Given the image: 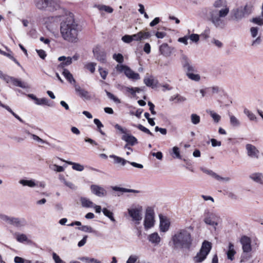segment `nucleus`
I'll use <instances>...</instances> for the list:
<instances>
[{
    "label": "nucleus",
    "mask_w": 263,
    "mask_h": 263,
    "mask_svg": "<svg viewBox=\"0 0 263 263\" xmlns=\"http://www.w3.org/2000/svg\"><path fill=\"white\" fill-rule=\"evenodd\" d=\"M64 184L69 187L70 189L72 190H76L77 189V186L72 182L67 181L66 180L64 181Z\"/></svg>",
    "instance_id": "nucleus-63"
},
{
    "label": "nucleus",
    "mask_w": 263,
    "mask_h": 263,
    "mask_svg": "<svg viewBox=\"0 0 263 263\" xmlns=\"http://www.w3.org/2000/svg\"><path fill=\"white\" fill-rule=\"evenodd\" d=\"M113 59L119 63H123L124 61L123 57L120 53L114 54L113 55Z\"/></svg>",
    "instance_id": "nucleus-51"
},
{
    "label": "nucleus",
    "mask_w": 263,
    "mask_h": 263,
    "mask_svg": "<svg viewBox=\"0 0 263 263\" xmlns=\"http://www.w3.org/2000/svg\"><path fill=\"white\" fill-rule=\"evenodd\" d=\"M93 52L98 61L103 63L106 62V53L104 50H101L98 48H96L93 50Z\"/></svg>",
    "instance_id": "nucleus-12"
},
{
    "label": "nucleus",
    "mask_w": 263,
    "mask_h": 263,
    "mask_svg": "<svg viewBox=\"0 0 263 263\" xmlns=\"http://www.w3.org/2000/svg\"><path fill=\"white\" fill-rule=\"evenodd\" d=\"M12 83L15 86L20 87L22 88H28V86L26 83L22 82L19 79L15 78L14 77L12 80Z\"/></svg>",
    "instance_id": "nucleus-32"
},
{
    "label": "nucleus",
    "mask_w": 263,
    "mask_h": 263,
    "mask_svg": "<svg viewBox=\"0 0 263 263\" xmlns=\"http://www.w3.org/2000/svg\"><path fill=\"white\" fill-rule=\"evenodd\" d=\"M160 237L157 233L151 234L148 236V240L152 243L158 244L160 241Z\"/></svg>",
    "instance_id": "nucleus-31"
},
{
    "label": "nucleus",
    "mask_w": 263,
    "mask_h": 263,
    "mask_svg": "<svg viewBox=\"0 0 263 263\" xmlns=\"http://www.w3.org/2000/svg\"><path fill=\"white\" fill-rule=\"evenodd\" d=\"M59 61H62V62L59 65V67L63 68L65 66L70 65L72 62V58L70 57L62 56L58 58Z\"/></svg>",
    "instance_id": "nucleus-21"
},
{
    "label": "nucleus",
    "mask_w": 263,
    "mask_h": 263,
    "mask_svg": "<svg viewBox=\"0 0 263 263\" xmlns=\"http://www.w3.org/2000/svg\"><path fill=\"white\" fill-rule=\"evenodd\" d=\"M67 163L70 165H72V168L76 171L81 172L84 170V167L83 165L79 163H74L71 161L68 162Z\"/></svg>",
    "instance_id": "nucleus-37"
},
{
    "label": "nucleus",
    "mask_w": 263,
    "mask_h": 263,
    "mask_svg": "<svg viewBox=\"0 0 263 263\" xmlns=\"http://www.w3.org/2000/svg\"><path fill=\"white\" fill-rule=\"evenodd\" d=\"M107 96V97L111 100H112L114 102L117 103H120V100L117 98L116 97H115L113 94L110 93V92L105 90Z\"/></svg>",
    "instance_id": "nucleus-53"
},
{
    "label": "nucleus",
    "mask_w": 263,
    "mask_h": 263,
    "mask_svg": "<svg viewBox=\"0 0 263 263\" xmlns=\"http://www.w3.org/2000/svg\"><path fill=\"white\" fill-rule=\"evenodd\" d=\"M62 74L70 83H76V80L73 78L72 74L68 69H64L62 72Z\"/></svg>",
    "instance_id": "nucleus-25"
},
{
    "label": "nucleus",
    "mask_w": 263,
    "mask_h": 263,
    "mask_svg": "<svg viewBox=\"0 0 263 263\" xmlns=\"http://www.w3.org/2000/svg\"><path fill=\"white\" fill-rule=\"evenodd\" d=\"M74 87L76 91L81 97L84 98L86 100L90 99V96L89 95V92L87 90L81 88L80 86L77 85H75Z\"/></svg>",
    "instance_id": "nucleus-20"
},
{
    "label": "nucleus",
    "mask_w": 263,
    "mask_h": 263,
    "mask_svg": "<svg viewBox=\"0 0 263 263\" xmlns=\"http://www.w3.org/2000/svg\"><path fill=\"white\" fill-rule=\"evenodd\" d=\"M14 262L15 263H32L31 260L25 259L19 256L14 257Z\"/></svg>",
    "instance_id": "nucleus-45"
},
{
    "label": "nucleus",
    "mask_w": 263,
    "mask_h": 263,
    "mask_svg": "<svg viewBox=\"0 0 263 263\" xmlns=\"http://www.w3.org/2000/svg\"><path fill=\"white\" fill-rule=\"evenodd\" d=\"M0 219L6 223L17 228L23 227L26 224V220L24 219L9 217L5 215H0Z\"/></svg>",
    "instance_id": "nucleus-6"
},
{
    "label": "nucleus",
    "mask_w": 263,
    "mask_h": 263,
    "mask_svg": "<svg viewBox=\"0 0 263 263\" xmlns=\"http://www.w3.org/2000/svg\"><path fill=\"white\" fill-rule=\"evenodd\" d=\"M172 241L175 247H191L193 238L187 230L181 229L173 236Z\"/></svg>",
    "instance_id": "nucleus-3"
},
{
    "label": "nucleus",
    "mask_w": 263,
    "mask_h": 263,
    "mask_svg": "<svg viewBox=\"0 0 263 263\" xmlns=\"http://www.w3.org/2000/svg\"><path fill=\"white\" fill-rule=\"evenodd\" d=\"M60 32L62 37L69 42H77L78 41V24L72 17H69L61 24Z\"/></svg>",
    "instance_id": "nucleus-2"
},
{
    "label": "nucleus",
    "mask_w": 263,
    "mask_h": 263,
    "mask_svg": "<svg viewBox=\"0 0 263 263\" xmlns=\"http://www.w3.org/2000/svg\"><path fill=\"white\" fill-rule=\"evenodd\" d=\"M78 229L85 232L92 233L93 232L92 228L89 226H82L81 227H79Z\"/></svg>",
    "instance_id": "nucleus-50"
},
{
    "label": "nucleus",
    "mask_w": 263,
    "mask_h": 263,
    "mask_svg": "<svg viewBox=\"0 0 263 263\" xmlns=\"http://www.w3.org/2000/svg\"><path fill=\"white\" fill-rule=\"evenodd\" d=\"M203 217V221L205 223L212 226L215 230L216 229V226L221 222L220 217L216 213L211 212L209 210L205 211Z\"/></svg>",
    "instance_id": "nucleus-4"
},
{
    "label": "nucleus",
    "mask_w": 263,
    "mask_h": 263,
    "mask_svg": "<svg viewBox=\"0 0 263 263\" xmlns=\"http://www.w3.org/2000/svg\"><path fill=\"white\" fill-rule=\"evenodd\" d=\"M246 149L248 157L251 158H259V151L255 146L251 144H247Z\"/></svg>",
    "instance_id": "nucleus-11"
},
{
    "label": "nucleus",
    "mask_w": 263,
    "mask_h": 263,
    "mask_svg": "<svg viewBox=\"0 0 263 263\" xmlns=\"http://www.w3.org/2000/svg\"><path fill=\"white\" fill-rule=\"evenodd\" d=\"M144 83L148 87L155 88L157 84V81L155 80L151 76L150 77H145L143 80Z\"/></svg>",
    "instance_id": "nucleus-23"
},
{
    "label": "nucleus",
    "mask_w": 263,
    "mask_h": 263,
    "mask_svg": "<svg viewBox=\"0 0 263 263\" xmlns=\"http://www.w3.org/2000/svg\"><path fill=\"white\" fill-rule=\"evenodd\" d=\"M115 128L120 131L121 133L125 135L127 134V130L126 128H123L121 125L118 124H116L115 125Z\"/></svg>",
    "instance_id": "nucleus-57"
},
{
    "label": "nucleus",
    "mask_w": 263,
    "mask_h": 263,
    "mask_svg": "<svg viewBox=\"0 0 263 263\" xmlns=\"http://www.w3.org/2000/svg\"><path fill=\"white\" fill-rule=\"evenodd\" d=\"M15 239L20 242H27V244L31 245V241L28 239L27 236L24 234L16 233Z\"/></svg>",
    "instance_id": "nucleus-26"
},
{
    "label": "nucleus",
    "mask_w": 263,
    "mask_h": 263,
    "mask_svg": "<svg viewBox=\"0 0 263 263\" xmlns=\"http://www.w3.org/2000/svg\"><path fill=\"white\" fill-rule=\"evenodd\" d=\"M229 250L227 252V256L228 258L232 260L233 259V257L236 253V252L233 249H231V248H229Z\"/></svg>",
    "instance_id": "nucleus-54"
},
{
    "label": "nucleus",
    "mask_w": 263,
    "mask_h": 263,
    "mask_svg": "<svg viewBox=\"0 0 263 263\" xmlns=\"http://www.w3.org/2000/svg\"><path fill=\"white\" fill-rule=\"evenodd\" d=\"M232 13L235 20L236 21H240L247 15L242 7L234 9L232 10Z\"/></svg>",
    "instance_id": "nucleus-15"
},
{
    "label": "nucleus",
    "mask_w": 263,
    "mask_h": 263,
    "mask_svg": "<svg viewBox=\"0 0 263 263\" xmlns=\"http://www.w3.org/2000/svg\"><path fill=\"white\" fill-rule=\"evenodd\" d=\"M127 211L132 220L135 221L136 224H139L142 218V207L139 205H133L127 209Z\"/></svg>",
    "instance_id": "nucleus-5"
},
{
    "label": "nucleus",
    "mask_w": 263,
    "mask_h": 263,
    "mask_svg": "<svg viewBox=\"0 0 263 263\" xmlns=\"http://www.w3.org/2000/svg\"><path fill=\"white\" fill-rule=\"evenodd\" d=\"M160 217V229L162 232H166L170 227V222L162 215H159Z\"/></svg>",
    "instance_id": "nucleus-18"
},
{
    "label": "nucleus",
    "mask_w": 263,
    "mask_h": 263,
    "mask_svg": "<svg viewBox=\"0 0 263 263\" xmlns=\"http://www.w3.org/2000/svg\"><path fill=\"white\" fill-rule=\"evenodd\" d=\"M52 256L55 263H65L56 253H53Z\"/></svg>",
    "instance_id": "nucleus-61"
},
{
    "label": "nucleus",
    "mask_w": 263,
    "mask_h": 263,
    "mask_svg": "<svg viewBox=\"0 0 263 263\" xmlns=\"http://www.w3.org/2000/svg\"><path fill=\"white\" fill-rule=\"evenodd\" d=\"M50 168L57 172H62L64 171V168L61 166H59L57 164H54L50 166Z\"/></svg>",
    "instance_id": "nucleus-56"
},
{
    "label": "nucleus",
    "mask_w": 263,
    "mask_h": 263,
    "mask_svg": "<svg viewBox=\"0 0 263 263\" xmlns=\"http://www.w3.org/2000/svg\"><path fill=\"white\" fill-rule=\"evenodd\" d=\"M186 76L187 77L193 80L196 82L199 81L200 80V77L198 74H195L192 72H186Z\"/></svg>",
    "instance_id": "nucleus-38"
},
{
    "label": "nucleus",
    "mask_w": 263,
    "mask_h": 263,
    "mask_svg": "<svg viewBox=\"0 0 263 263\" xmlns=\"http://www.w3.org/2000/svg\"><path fill=\"white\" fill-rule=\"evenodd\" d=\"M112 190L115 191H119L123 193H138L139 192L138 190H133V189H128L123 187H120L118 186H114L112 187Z\"/></svg>",
    "instance_id": "nucleus-29"
},
{
    "label": "nucleus",
    "mask_w": 263,
    "mask_h": 263,
    "mask_svg": "<svg viewBox=\"0 0 263 263\" xmlns=\"http://www.w3.org/2000/svg\"><path fill=\"white\" fill-rule=\"evenodd\" d=\"M19 183L23 186H28L30 187H33L36 185L34 180L21 179Z\"/></svg>",
    "instance_id": "nucleus-28"
},
{
    "label": "nucleus",
    "mask_w": 263,
    "mask_h": 263,
    "mask_svg": "<svg viewBox=\"0 0 263 263\" xmlns=\"http://www.w3.org/2000/svg\"><path fill=\"white\" fill-rule=\"evenodd\" d=\"M31 137L34 140H35L38 142H40L42 143L48 144V143L47 142L44 141L42 139L40 138L39 136H37L34 134L31 135Z\"/></svg>",
    "instance_id": "nucleus-58"
},
{
    "label": "nucleus",
    "mask_w": 263,
    "mask_h": 263,
    "mask_svg": "<svg viewBox=\"0 0 263 263\" xmlns=\"http://www.w3.org/2000/svg\"><path fill=\"white\" fill-rule=\"evenodd\" d=\"M243 112L251 121H254L256 119L255 115L247 108L244 109Z\"/></svg>",
    "instance_id": "nucleus-42"
},
{
    "label": "nucleus",
    "mask_w": 263,
    "mask_h": 263,
    "mask_svg": "<svg viewBox=\"0 0 263 263\" xmlns=\"http://www.w3.org/2000/svg\"><path fill=\"white\" fill-rule=\"evenodd\" d=\"M183 67L186 72H192L195 71V68L192 65L190 64L187 58L185 57L183 58Z\"/></svg>",
    "instance_id": "nucleus-22"
},
{
    "label": "nucleus",
    "mask_w": 263,
    "mask_h": 263,
    "mask_svg": "<svg viewBox=\"0 0 263 263\" xmlns=\"http://www.w3.org/2000/svg\"><path fill=\"white\" fill-rule=\"evenodd\" d=\"M206 112L209 114L211 116V117L213 118L214 122L216 123H218L219 122L221 117L216 112H215L214 111L212 110H206Z\"/></svg>",
    "instance_id": "nucleus-36"
},
{
    "label": "nucleus",
    "mask_w": 263,
    "mask_h": 263,
    "mask_svg": "<svg viewBox=\"0 0 263 263\" xmlns=\"http://www.w3.org/2000/svg\"><path fill=\"white\" fill-rule=\"evenodd\" d=\"M0 73H1L0 78L1 79H3L7 83H9V82L12 83L14 77L7 76L6 74H4L1 70H0Z\"/></svg>",
    "instance_id": "nucleus-44"
},
{
    "label": "nucleus",
    "mask_w": 263,
    "mask_h": 263,
    "mask_svg": "<svg viewBox=\"0 0 263 263\" xmlns=\"http://www.w3.org/2000/svg\"><path fill=\"white\" fill-rule=\"evenodd\" d=\"M258 28L253 27L250 28V34L253 40L251 46L253 47H257L262 42V39L260 35H258Z\"/></svg>",
    "instance_id": "nucleus-9"
},
{
    "label": "nucleus",
    "mask_w": 263,
    "mask_h": 263,
    "mask_svg": "<svg viewBox=\"0 0 263 263\" xmlns=\"http://www.w3.org/2000/svg\"><path fill=\"white\" fill-rule=\"evenodd\" d=\"M188 37L189 39L195 43H197L199 40V35L197 34L193 33L189 35Z\"/></svg>",
    "instance_id": "nucleus-48"
},
{
    "label": "nucleus",
    "mask_w": 263,
    "mask_h": 263,
    "mask_svg": "<svg viewBox=\"0 0 263 263\" xmlns=\"http://www.w3.org/2000/svg\"><path fill=\"white\" fill-rule=\"evenodd\" d=\"M249 178L255 183L263 185V174L259 172L251 174Z\"/></svg>",
    "instance_id": "nucleus-13"
},
{
    "label": "nucleus",
    "mask_w": 263,
    "mask_h": 263,
    "mask_svg": "<svg viewBox=\"0 0 263 263\" xmlns=\"http://www.w3.org/2000/svg\"><path fill=\"white\" fill-rule=\"evenodd\" d=\"M36 51L37 53L41 59H44L46 58L47 54L46 53V52L44 50H42V49H40V50L36 49Z\"/></svg>",
    "instance_id": "nucleus-60"
},
{
    "label": "nucleus",
    "mask_w": 263,
    "mask_h": 263,
    "mask_svg": "<svg viewBox=\"0 0 263 263\" xmlns=\"http://www.w3.org/2000/svg\"><path fill=\"white\" fill-rule=\"evenodd\" d=\"M215 9H212L209 13V20L217 29H223L227 25L226 21L223 18L229 12V8L227 7L226 0H217L214 4Z\"/></svg>",
    "instance_id": "nucleus-1"
},
{
    "label": "nucleus",
    "mask_w": 263,
    "mask_h": 263,
    "mask_svg": "<svg viewBox=\"0 0 263 263\" xmlns=\"http://www.w3.org/2000/svg\"><path fill=\"white\" fill-rule=\"evenodd\" d=\"M159 51L165 57H169L172 53L171 47L166 43H163L159 47Z\"/></svg>",
    "instance_id": "nucleus-17"
},
{
    "label": "nucleus",
    "mask_w": 263,
    "mask_h": 263,
    "mask_svg": "<svg viewBox=\"0 0 263 263\" xmlns=\"http://www.w3.org/2000/svg\"><path fill=\"white\" fill-rule=\"evenodd\" d=\"M251 22L259 26L263 25V18L260 17L253 18Z\"/></svg>",
    "instance_id": "nucleus-49"
},
{
    "label": "nucleus",
    "mask_w": 263,
    "mask_h": 263,
    "mask_svg": "<svg viewBox=\"0 0 263 263\" xmlns=\"http://www.w3.org/2000/svg\"><path fill=\"white\" fill-rule=\"evenodd\" d=\"M80 201L83 207L89 208H92L93 206V203L86 197H81Z\"/></svg>",
    "instance_id": "nucleus-27"
},
{
    "label": "nucleus",
    "mask_w": 263,
    "mask_h": 263,
    "mask_svg": "<svg viewBox=\"0 0 263 263\" xmlns=\"http://www.w3.org/2000/svg\"><path fill=\"white\" fill-rule=\"evenodd\" d=\"M253 5L251 3H249L247 4L244 7H242V9L247 15H248L251 13L253 10Z\"/></svg>",
    "instance_id": "nucleus-41"
},
{
    "label": "nucleus",
    "mask_w": 263,
    "mask_h": 263,
    "mask_svg": "<svg viewBox=\"0 0 263 263\" xmlns=\"http://www.w3.org/2000/svg\"><path fill=\"white\" fill-rule=\"evenodd\" d=\"M122 140L127 142V144L130 146H134L138 143V141L136 138L127 133L122 136Z\"/></svg>",
    "instance_id": "nucleus-16"
},
{
    "label": "nucleus",
    "mask_w": 263,
    "mask_h": 263,
    "mask_svg": "<svg viewBox=\"0 0 263 263\" xmlns=\"http://www.w3.org/2000/svg\"><path fill=\"white\" fill-rule=\"evenodd\" d=\"M122 40L126 43H130L133 41V39L131 35H125L122 37Z\"/></svg>",
    "instance_id": "nucleus-59"
},
{
    "label": "nucleus",
    "mask_w": 263,
    "mask_h": 263,
    "mask_svg": "<svg viewBox=\"0 0 263 263\" xmlns=\"http://www.w3.org/2000/svg\"><path fill=\"white\" fill-rule=\"evenodd\" d=\"M171 155L174 158L181 159V156L180 154L179 148L177 146H174L172 148V152Z\"/></svg>",
    "instance_id": "nucleus-35"
},
{
    "label": "nucleus",
    "mask_w": 263,
    "mask_h": 263,
    "mask_svg": "<svg viewBox=\"0 0 263 263\" xmlns=\"http://www.w3.org/2000/svg\"><path fill=\"white\" fill-rule=\"evenodd\" d=\"M138 259V257L136 255H131L126 261V263H135Z\"/></svg>",
    "instance_id": "nucleus-64"
},
{
    "label": "nucleus",
    "mask_w": 263,
    "mask_h": 263,
    "mask_svg": "<svg viewBox=\"0 0 263 263\" xmlns=\"http://www.w3.org/2000/svg\"><path fill=\"white\" fill-rule=\"evenodd\" d=\"M117 69L119 71H124L125 75L129 79L138 80L140 79L139 74L135 72L127 66L118 65L117 66Z\"/></svg>",
    "instance_id": "nucleus-7"
},
{
    "label": "nucleus",
    "mask_w": 263,
    "mask_h": 263,
    "mask_svg": "<svg viewBox=\"0 0 263 263\" xmlns=\"http://www.w3.org/2000/svg\"><path fill=\"white\" fill-rule=\"evenodd\" d=\"M49 3L48 0H36L35 2L36 7L40 10L45 9L49 5Z\"/></svg>",
    "instance_id": "nucleus-24"
},
{
    "label": "nucleus",
    "mask_w": 263,
    "mask_h": 263,
    "mask_svg": "<svg viewBox=\"0 0 263 263\" xmlns=\"http://www.w3.org/2000/svg\"><path fill=\"white\" fill-rule=\"evenodd\" d=\"M229 116L230 124L232 126L238 127L240 125V121L236 117L232 115H229Z\"/></svg>",
    "instance_id": "nucleus-34"
},
{
    "label": "nucleus",
    "mask_w": 263,
    "mask_h": 263,
    "mask_svg": "<svg viewBox=\"0 0 263 263\" xmlns=\"http://www.w3.org/2000/svg\"><path fill=\"white\" fill-rule=\"evenodd\" d=\"M171 101H175L176 100L177 102H184L186 100V98L184 97L181 96L179 95H176L173 96H172L170 98Z\"/></svg>",
    "instance_id": "nucleus-43"
},
{
    "label": "nucleus",
    "mask_w": 263,
    "mask_h": 263,
    "mask_svg": "<svg viewBox=\"0 0 263 263\" xmlns=\"http://www.w3.org/2000/svg\"><path fill=\"white\" fill-rule=\"evenodd\" d=\"M211 248H201L199 252L194 257V260L196 263L201 262L203 261L208 254L210 253Z\"/></svg>",
    "instance_id": "nucleus-10"
},
{
    "label": "nucleus",
    "mask_w": 263,
    "mask_h": 263,
    "mask_svg": "<svg viewBox=\"0 0 263 263\" xmlns=\"http://www.w3.org/2000/svg\"><path fill=\"white\" fill-rule=\"evenodd\" d=\"M14 262L15 263H32L31 260L25 259L19 256L14 257Z\"/></svg>",
    "instance_id": "nucleus-46"
},
{
    "label": "nucleus",
    "mask_w": 263,
    "mask_h": 263,
    "mask_svg": "<svg viewBox=\"0 0 263 263\" xmlns=\"http://www.w3.org/2000/svg\"><path fill=\"white\" fill-rule=\"evenodd\" d=\"M102 212L105 216L109 218L112 221H115V219L113 216V213L107 210L106 208H104Z\"/></svg>",
    "instance_id": "nucleus-40"
},
{
    "label": "nucleus",
    "mask_w": 263,
    "mask_h": 263,
    "mask_svg": "<svg viewBox=\"0 0 263 263\" xmlns=\"http://www.w3.org/2000/svg\"><path fill=\"white\" fill-rule=\"evenodd\" d=\"M95 7L97 8L99 10L104 11L109 13H112L113 12V9L108 6L103 5H95Z\"/></svg>",
    "instance_id": "nucleus-33"
},
{
    "label": "nucleus",
    "mask_w": 263,
    "mask_h": 263,
    "mask_svg": "<svg viewBox=\"0 0 263 263\" xmlns=\"http://www.w3.org/2000/svg\"><path fill=\"white\" fill-rule=\"evenodd\" d=\"M136 127H137L139 130L145 133H146L152 136H153V134H152L151 131L147 129V128L145 127L141 124H138L137 125H136Z\"/></svg>",
    "instance_id": "nucleus-47"
},
{
    "label": "nucleus",
    "mask_w": 263,
    "mask_h": 263,
    "mask_svg": "<svg viewBox=\"0 0 263 263\" xmlns=\"http://www.w3.org/2000/svg\"><path fill=\"white\" fill-rule=\"evenodd\" d=\"M27 96L30 99L35 101V103L37 105H49L48 104V100L47 99L43 98L41 99L37 98L36 96H35L33 94H28Z\"/></svg>",
    "instance_id": "nucleus-19"
},
{
    "label": "nucleus",
    "mask_w": 263,
    "mask_h": 263,
    "mask_svg": "<svg viewBox=\"0 0 263 263\" xmlns=\"http://www.w3.org/2000/svg\"><path fill=\"white\" fill-rule=\"evenodd\" d=\"M92 193L99 197H103L106 195V192L101 186L97 185H92L90 187Z\"/></svg>",
    "instance_id": "nucleus-14"
},
{
    "label": "nucleus",
    "mask_w": 263,
    "mask_h": 263,
    "mask_svg": "<svg viewBox=\"0 0 263 263\" xmlns=\"http://www.w3.org/2000/svg\"><path fill=\"white\" fill-rule=\"evenodd\" d=\"M240 242L242 247H251V244L252 243V240L250 237L243 236L240 239Z\"/></svg>",
    "instance_id": "nucleus-30"
},
{
    "label": "nucleus",
    "mask_w": 263,
    "mask_h": 263,
    "mask_svg": "<svg viewBox=\"0 0 263 263\" xmlns=\"http://www.w3.org/2000/svg\"><path fill=\"white\" fill-rule=\"evenodd\" d=\"M96 63H89L85 65V67L89 70L91 73H93L95 71Z\"/></svg>",
    "instance_id": "nucleus-52"
},
{
    "label": "nucleus",
    "mask_w": 263,
    "mask_h": 263,
    "mask_svg": "<svg viewBox=\"0 0 263 263\" xmlns=\"http://www.w3.org/2000/svg\"><path fill=\"white\" fill-rule=\"evenodd\" d=\"M191 120L193 124L196 125L200 123V117L196 114H192L191 115Z\"/></svg>",
    "instance_id": "nucleus-39"
},
{
    "label": "nucleus",
    "mask_w": 263,
    "mask_h": 263,
    "mask_svg": "<svg viewBox=\"0 0 263 263\" xmlns=\"http://www.w3.org/2000/svg\"><path fill=\"white\" fill-rule=\"evenodd\" d=\"M154 212L151 207L147 208L144 218V225L146 229H149L154 224Z\"/></svg>",
    "instance_id": "nucleus-8"
},
{
    "label": "nucleus",
    "mask_w": 263,
    "mask_h": 263,
    "mask_svg": "<svg viewBox=\"0 0 263 263\" xmlns=\"http://www.w3.org/2000/svg\"><path fill=\"white\" fill-rule=\"evenodd\" d=\"M99 71L102 78L103 80H105L106 78L108 72L105 69H103L102 68H99Z\"/></svg>",
    "instance_id": "nucleus-62"
},
{
    "label": "nucleus",
    "mask_w": 263,
    "mask_h": 263,
    "mask_svg": "<svg viewBox=\"0 0 263 263\" xmlns=\"http://www.w3.org/2000/svg\"><path fill=\"white\" fill-rule=\"evenodd\" d=\"M141 40L148 39L151 37V34L149 32L139 31Z\"/></svg>",
    "instance_id": "nucleus-55"
}]
</instances>
